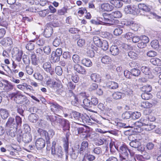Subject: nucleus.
Returning <instances> with one entry per match:
<instances>
[{"label":"nucleus","mask_w":161,"mask_h":161,"mask_svg":"<svg viewBox=\"0 0 161 161\" xmlns=\"http://www.w3.org/2000/svg\"><path fill=\"white\" fill-rule=\"evenodd\" d=\"M129 149L127 146L125 145L117 147V150L119 152V158L121 161H122L124 160H132V158L131 159L129 157Z\"/></svg>","instance_id":"nucleus-1"},{"label":"nucleus","mask_w":161,"mask_h":161,"mask_svg":"<svg viewBox=\"0 0 161 161\" xmlns=\"http://www.w3.org/2000/svg\"><path fill=\"white\" fill-rule=\"evenodd\" d=\"M124 11L126 14L136 15L139 13V10L137 6L127 5L124 8Z\"/></svg>","instance_id":"nucleus-2"},{"label":"nucleus","mask_w":161,"mask_h":161,"mask_svg":"<svg viewBox=\"0 0 161 161\" xmlns=\"http://www.w3.org/2000/svg\"><path fill=\"white\" fill-rule=\"evenodd\" d=\"M62 53V50L61 48L57 49L55 52H52L51 55V59L53 62H56L59 61L60 56Z\"/></svg>","instance_id":"nucleus-3"},{"label":"nucleus","mask_w":161,"mask_h":161,"mask_svg":"<svg viewBox=\"0 0 161 161\" xmlns=\"http://www.w3.org/2000/svg\"><path fill=\"white\" fill-rule=\"evenodd\" d=\"M51 154L54 157L58 158H62L63 156V152L61 147L51 148Z\"/></svg>","instance_id":"nucleus-4"},{"label":"nucleus","mask_w":161,"mask_h":161,"mask_svg":"<svg viewBox=\"0 0 161 161\" xmlns=\"http://www.w3.org/2000/svg\"><path fill=\"white\" fill-rule=\"evenodd\" d=\"M99 21L92 20V23L97 25H106V24H112L113 23V20L108 18H104L103 17V19H102V18H99Z\"/></svg>","instance_id":"nucleus-5"},{"label":"nucleus","mask_w":161,"mask_h":161,"mask_svg":"<svg viewBox=\"0 0 161 161\" xmlns=\"http://www.w3.org/2000/svg\"><path fill=\"white\" fill-rule=\"evenodd\" d=\"M74 70L78 73L85 75L86 74V71L85 68L78 64H76L74 65Z\"/></svg>","instance_id":"nucleus-6"},{"label":"nucleus","mask_w":161,"mask_h":161,"mask_svg":"<svg viewBox=\"0 0 161 161\" xmlns=\"http://www.w3.org/2000/svg\"><path fill=\"white\" fill-rule=\"evenodd\" d=\"M89 143L87 141H83L81 144L79 150L80 154H83L84 153L87 151L88 150Z\"/></svg>","instance_id":"nucleus-7"},{"label":"nucleus","mask_w":161,"mask_h":161,"mask_svg":"<svg viewBox=\"0 0 161 161\" xmlns=\"http://www.w3.org/2000/svg\"><path fill=\"white\" fill-rule=\"evenodd\" d=\"M99 9L102 11H110L113 8V7L108 3L101 4L99 6Z\"/></svg>","instance_id":"nucleus-8"},{"label":"nucleus","mask_w":161,"mask_h":161,"mask_svg":"<svg viewBox=\"0 0 161 161\" xmlns=\"http://www.w3.org/2000/svg\"><path fill=\"white\" fill-rule=\"evenodd\" d=\"M72 116L77 121L76 123L79 124H82L84 123V121L83 120V118L81 117L80 113L77 112H73L72 113Z\"/></svg>","instance_id":"nucleus-9"},{"label":"nucleus","mask_w":161,"mask_h":161,"mask_svg":"<svg viewBox=\"0 0 161 161\" xmlns=\"http://www.w3.org/2000/svg\"><path fill=\"white\" fill-rule=\"evenodd\" d=\"M53 29L52 27L48 24L47 25L46 27L44 30V35L46 37H50L53 33Z\"/></svg>","instance_id":"nucleus-10"},{"label":"nucleus","mask_w":161,"mask_h":161,"mask_svg":"<svg viewBox=\"0 0 161 161\" xmlns=\"http://www.w3.org/2000/svg\"><path fill=\"white\" fill-rule=\"evenodd\" d=\"M35 145L38 150L41 149L45 146V141L43 139L39 138L36 141Z\"/></svg>","instance_id":"nucleus-11"},{"label":"nucleus","mask_w":161,"mask_h":161,"mask_svg":"<svg viewBox=\"0 0 161 161\" xmlns=\"http://www.w3.org/2000/svg\"><path fill=\"white\" fill-rule=\"evenodd\" d=\"M141 70L144 74L147 75V77L150 79L153 78V76L148 67L146 66H143L141 68Z\"/></svg>","instance_id":"nucleus-12"},{"label":"nucleus","mask_w":161,"mask_h":161,"mask_svg":"<svg viewBox=\"0 0 161 161\" xmlns=\"http://www.w3.org/2000/svg\"><path fill=\"white\" fill-rule=\"evenodd\" d=\"M42 68L45 71L50 73L51 75L53 72V69L52 68L51 64L49 62L44 63L42 65Z\"/></svg>","instance_id":"nucleus-13"},{"label":"nucleus","mask_w":161,"mask_h":161,"mask_svg":"<svg viewBox=\"0 0 161 161\" xmlns=\"http://www.w3.org/2000/svg\"><path fill=\"white\" fill-rule=\"evenodd\" d=\"M26 99V98L25 96L21 94H17L14 100L17 103L21 104L23 103Z\"/></svg>","instance_id":"nucleus-14"},{"label":"nucleus","mask_w":161,"mask_h":161,"mask_svg":"<svg viewBox=\"0 0 161 161\" xmlns=\"http://www.w3.org/2000/svg\"><path fill=\"white\" fill-rule=\"evenodd\" d=\"M51 110L55 113H58L60 111L63 110V108L57 104H52L50 106Z\"/></svg>","instance_id":"nucleus-15"},{"label":"nucleus","mask_w":161,"mask_h":161,"mask_svg":"<svg viewBox=\"0 0 161 161\" xmlns=\"http://www.w3.org/2000/svg\"><path fill=\"white\" fill-rule=\"evenodd\" d=\"M129 144L131 147L135 148H137V150L138 151H142V150L140 148L141 143L137 140L132 141Z\"/></svg>","instance_id":"nucleus-16"},{"label":"nucleus","mask_w":161,"mask_h":161,"mask_svg":"<svg viewBox=\"0 0 161 161\" xmlns=\"http://www.w3.org/2000/svg\"><path fill=\"white\" fill-rule=\"evenodd\" d=\"M111 54L114 56L118 55L120 52L119 47L116 45H112L110 48Z\"/></svg>","instance_id":"nucleus-17"},{"label":"nucleus","mask_w":161,"mask_h":161,"mask_svg":"<svg viewBox=\"0 0 161 161\" xmlns=\"http://www.w3.org/2000/svg\"><path fill=\"white\" fill-rule=\"evenodd\" d=\"M70 134L69 133L67 132L66 134V138L63 139L64 150L67 153L68 152V148H69V139Z\"/></svg>","instance_id":"nucleus-18"},{"label":"nucleus","mask_w":161,"mask_h":161,"mask_svg":"<svg viewBox=\"0 0 161 161\" xmlns=\"http://www.w3.org/2000/svg\"><path fill=\"white\" fill-rule=\"evenodd\" d=\"M17 124L15 119L12 118H9L8 121L6 123L7 126L10 127L15 128L16 129H17L18 127Z\"/></svg>","instance_id":"nucleus-19"},{"label":"nucleus","mask_w":161,"mask_h":161,"mask_svg":"<svg viewBox=\"0 0 161 161\" xmlns=\"http://www.w3.org/2000/svg\"><path fill=\"white\" fill-rule=\"evenodd\" d=\"M91 80L96 82H100L101 81V77L98 74L94 73L90 75Z\"/></svg>","instance_id":"nucleus-20"},{"label":"nucleus","mask_w":161,"mask_h":161,"mask_svg":"<svg viewBox=\"0 0 161 161\" xmlns=\"http://www.w3.org/2000/svg\"><path fill=\"white\" fill-rule=\"evenodd\" d=\"M15 51L17 53L16 54L14 53V50L12 52V54L13 55L16 56V58L18 62H20L23 53L22 51H20L18 49L16 50Z\"/></svg>","instance_id":"nucleus-21"},{"label":"nucleus","mask_w":161,"mask_h":161,"mask_svg":"<svg viewBox=\"0 0 161 161\" xmlns=\"http://www.w3.org/2000/svg\"><path fill=\"white\" fill-rule=\"evenodd\" d=\"M101 60L103 64H108L111 63L112 59L109 56L104 55L102 57Z\"/></svg>","instance_id":"nucleus-22"},{"label":"nucleus","mask_w":161,"mask_h":161,"mask_svg":"<svg viewBox=\"0 0 161 161\" xmlns=\"http://www.w3.org/2000/svg\"><path fill=\"white\" fill-rule=\"evenodd\" d=\"M61 122L62 125L63 127V129L64 130H69V121L65 119H61L60 121Z\"/></svg>","instance_id":"nucleus-23"},{"label":"nucleus","mask_w":161,"mask_h":161,"mask_svg":"<svg viewBox=\"0 0 161 161\" xmlns=\"http://www.w3.org/2000/svg\"><path fill=\"white\" fill-rule=\"evenodd\" d=\"M22 137L23 141L25 143H28L32 140V136L30 133H26L23 134Z\"/></svg>","instance_id":"nucleus-24"},{"label":"nucleus","mask_w":161,"mask_h":161,"mask_svg":"<svg viewBox=\"0 0 161 161\" xmlns=\"http://www.w3.org/2000/svg\"><path fill=\"white\" fill-rule=\"evenodd\" d=\"M128 24L130 26L131 29L135 31H137L139 28V25L136 23H135L133 21H129L128 22Z\"/></svg>","instance_id":"nucleus-25"},{"label":"nucleus","mask_w":161,"mask_h":161,"mask_svg":"<svg viewBox=\"0 0 161 161\" xmlns=\"http://www.w3.org/2000/svg\"><path fill=\"white\" fill-rule=\"evenodd\" d=\"M54 134V132L53 130H50L48 132H47V134L46 136V140L47 143L50 142L49 141L50 139L52 138Z\"/></svg>","instance_id":"nucleus-26"},{"label":"nucleus","mask_w":161,"mask_h":161,"mask_svg":"<svg viewBox=\"0 0 161 161\" xmlns=\"http://www.w3.org/2000/svg\"><path fill=\"white\" fill-rule=\"evenodd\" d=\"M107 86L113 89H115L117 88L119 86L117 83L114 81H109L106 84Z\"/></svg>","instance_id":"nucleus-27"},{"label":"nucleus","mask_w":161,"mask_h":161,"mask_svg":"<svg viewBox=\"0 0 161 161\" xmlns=\"http://www.w3.org/2000/svg\"><path fill=\"white\" fill-rule=\"evenodd\" d=\"M68 89L69 90V92L72 95L73 94V92L72 90H74L76 86L75 83L72 81H70L68 82L67 85Z\"/></svg>","instance_id":"nucleus-28"},{"label":"nucleus","mask_w":161,"mask_h":161,"mask_svg":"<svg viewBox=\"0 0 161 161\" xmlns=\"http://www.w3.org/2000/svg\"><path fill=\"white\" fill-rule=\"evenodd\" d=\"M0 115L3 119L7 118L9 115L8 112L6 109H0Z\"/></svg>","instance_id":"nucleus-29"},{"label":"nucleus","mask_w":161,"mask_h":161,"mask_svg":"<svg viewBox=\"0 0 161 161\" xmlns=\"http://www.w3.org/2000/svg\"><path fill=\"white\" fill-rule=\"evenodd\" d=\"M110 3L116 8H120L123 5V3L121 0H111Z\"/></svg>","instance_id":"nucleus-30"},{"label":"nucleus","mask_w":161,"mask_h":161,"mask_svg":"<svg viewBox=\"0 0 161 161\" xmlns=\"http://www.w3.org/2000/svg\"><path fill=\"white\" fill-rule=\"evenodd\" d=\"M3 81L6 83V84L4 85V89L5 91L8 92L12 90L13 89V86L8 80H4Z\"/></svg>","instance_id":"nucleus-31"},{"label":"nucleus","mask_w":161,"mask_h":161,"mask_svg":"<svg viewBox=\"0 0 161 161\" xmlns=\"http://www.w3.org/2000/svg\"><path fill=\"white\" fill-rule=\"evenodd\" d=\"M150 61L154 65L157 66L161 65V60L158 58H152L150 59Z\"/></svg>","instance_id":"nucleus-32"},{"label":"nucleus","mask_w":161,"mask_h":161,"mask_svg":"<svg viewBox=\"0 0 161 161\" xmlns=\"http://www.w3.org/2000/svg\"><path fill=\"white\" fill-rule=\"evenodd\" d=\"M82 64L84 65L87 67H89L92 65V63L91 60L86 58H85L81 60Z\"/></svg>","instance_id":"nucleus-33"},{"label":"nucleus","mask_w":161,"mask_h":161,"mask_svg":"<svg viewBox=\"0 0 161 161\" xmlns=\"http://www.w3.org/2000/svg\"><path fill=\"white\" fill-rule=\"evenodd\" d=\"M141 90L144 92H149L152 90V87L150 85H146L141 87Z\"/></svg>","instance_id":"nucleus-34"},{"label":"nucleus","mask_w":161,"mask_h":161,"mask_svg":"<svg viewBox=\"0 0 161 161\" xmlns=\"http://www.w3.org/2000/svg\"><path fill=\"white\" fill-rule=\"evenodd\" d=\"M142 98L144 100H149L153 97L152 95L149 92H144L141 95Z\"/></svg>","instance_id":"nucleus-35"},{"label":"nucleus","mask_w":161,"mask_h":161,"mask_svg":"<svg viewBox=\"0 0 161 161\" xmlns=\"http://www.w3.org/2000/svg\"><path fill=\"white\" fill-rule=\"evenodd\" d=\"M38 119V116L34 114H32L29 115L28 119L29 121L32 123H36Z\"/></svg>","instance_id":"nucleus-36"},{"label":"nucleus","mask_w":161,"mask_h":161,"mask_svg":"<svg viewBox=\"0 0 161 161\" xmlns=\"http://www.w3.org/2000/svg\"><path fill=\"white\" fill-rule=\"evenodd\" d=\"M84 157L89 161H93L96 158V157L94 155L89 153H85Z\"/></svg>","instance_id":"nucleus-37"},{"label":"nucleus","mask_w":161,"mask_h":161,"mask_svg":"<svg viewBox=\"0 0 161 161\" xmlns=\"http://www.w3.org/2000/svg\"><path fill=\"white\" fill-rule=\"evenodd\" d=\"M98 47H101L103 50H107L108 48V42L105 40H103L101 43V46Z\"/></svg>","instance_id":"nucleus-38"},{"label":"nucleus","mask_w":161,"mask_h":161,"mask_svg":"<svg viewBox=\"0 0 161 161\" xmlns=\"http://www.w3.org/2000/svg\"><path fill=\"white\" fill-rule=\"evenodd\" d=\"M151 45L153 48L156 49H158L159 47L158 41L157 40H153L151 42Z\"/></svg>","instance_id":"nucleus-39"},{"label":"nucleus","mask_w":161,"mask_h":161,"mask_svg":"<svg viewBox=\"0 0 161 161\" xmlns=\"http://www.w3.org/2000/svg\"><path fill=\"white\" fill-rule=\"evenodd\" d=\"M68 8L67 6H64L62 8L59 9L58 11V14L60 15H63L67 13Z\"/></svg>","instance_id":"nucleus-40"},{"label":"nucleus","mask_w":161,"mask_h":161,"mask_svg":"<svg viewBox=\"0 0 161 161\" xmlns=\"http://www.w3.org/2000/svg\"><path fill=\"white\" fill-rule=\"evenodd\" d=\"M57 83L56 81L53 80L51 79H49L47 82L46 84L47 86L51 88L54 87Z\"/></svg>","instance_id":"nucleus-41"},{"label":"nucleus","mask_w":161,"mask_h":161,"mask_svg":"<svg viewBox=\"0 0 161 161\" xmlns=\"http://www.w3.org/2000/svg\"><path fill=\"white\" fill-rule=\"evenodd\" d=\"M138 7L139 9L146 11L149 12L150 10V8L147 5L143 3L139 4L138 5Z\"/></svg>","instance_id":"nucleus-42"},{"label":"nucleus","mask_w":161,"mask_h":161,"mask_svg":"<svg viewBox=\"0 0 161 161\" xmlns=\"http://www.w3.org/2000/svg\"><path fill=\"white\" fill-rule=\"evenodd\" d=\"M93 41L95 44L98 47L101 46V43L102 41L99 38L96 36H94L93 37Z\"/></svg>","instance_id":"nucleus-43"},{"label":"nucleus","mask_w":161,"mask_h":161,"mask_svg":"<svg viewBox=\"0 0 161 161\" xmlns=\"http://www.w3.org/2000/svg\"><path fill=\"white\" fill-rule=\"evenodd\" d=\"M144 128L147 131H150L154 129L156 126L155 125L152 123L147 124L145 126Z\"/></svg>","instance_id":"nucleus-44"},{"label":"nucleus","mask_w":161,"mask_h":161,"mask_svg":"<svg viewBox=\"0 0 161 161\" xmlns=\"http://www.w3.org/2000/svg\"><path fill=\"white\" fill-rule=\"evenodd\" d=\"M123 31V30L122 27H118L114 30L113 33L115 35L118 36L121 35Z\"/></svg>","instance_id":"nucleus-45"},{"label":"nucleus","mask_w":161,"mask_h":161,"mask_svg":"<svg viewBox=\"0 0 161 161\" xmlns=\"http://www.w3.org/2000/svg\"><path fill=\"white\" fill-rule=\"evenodd\" d=\"M111 15L113 17L116 18H121L122 16L121 13L118 11L112 12Z\"/></svg>","instance_id":"nucleus-46"},{"label":"nucleus","mask_w":161,"mask_h":161,"mask_svg":"<svg viewBox=\"0 0 161 161\" xmlns=\"http://www.w3.org/2000/svg\"><path fill=\"white\" fill-rule=\"evenodd\" d=\"M122 94L120 92H115L113 94L112 97L114 99L118 100L121 98Z\"/></svg>","instance_id":"nucleus-47"},{"label":"nucleus","mask_w":161,"mask_h":161,"mask_svg":"<svg viewBox=\"0 0 161 161\" xmlns=\"http://www.w3.org/2000/svg\"><path fill=\"white\" fill-rule=\"evenodd\" d=\"M72 58L73 62L76 64H78L80 62V58L77 54H74L72 56Z\"/></svg>","instance_id":"nucleus-48"},{"label":"nucleus","mask_w":161,"mask_h":161,"mask_svg":"<svg viewBox=\"0 0 161 161\" xmlns=\"http://www.w3.org/2000/svg\"><path fill=\"white\" fill-rule=\"evenodd\" d=\"M31 58L32 64L34 65H37L38 62L36 55L35 54H32L31 55Z\"/></svg>","instance_id":"nucleus-49"},{"label":"nucleus","mask_w":161,"mask_h":161,"mask_svg":"<svg viewBox=\"0 0 161 161\" xmlns=\"http://www.w3.org/2000/svg\"><path fill=\"white\" fill-rule=\"evenodd\" d=\"M140 71L137 68H134L131 70V74L134 76H138L140 74Z\"/></svg>","instance_id":"nucleus-50"},{"label":"nucleus","mask_w":161,"mask_h":161,"mask_svg":"<svg viewBox=\"0 0 161 161\" xmlns=\"http://www.w3.org/2000/svg\"><path fill=\"white\" fill-rule=\"evenodd\" d=\"M83 103L84 106L88 107H91V104L90 100L87 98L84 99L83 100Z\"/></svg>","instance_id":"nucleus-51"},{"label":"nucleus","mask_w":161,"mask_h":161,"mask_svg":"<svg viewBox=\"0 0 161 161\" xmlns=\"http://www.w3.org/2000/svg\"><path fill=\"white\" fill-rule=\"evenodd\" d=\"M92 153L97 155H100L102 153V150L100 147H97L93 149Z\"/></svg>","instance_id":"nucleus-52"},{"label":"nucleus","mask_w":161,"mask_h":161,"mask_svg":"<svg viewBox=\"0 0 161 161\" xmlns=\"http://www.w3.org/2000/svg\"><path fill=\"white\" fill-rule=\"evenodd\" d=\"M33 76L35 79L41 81L43 79L42 75L39 73H35Z\"/></svg>","instance_id":"nucleus-53"},{"label":"nucleus","mask_w":161,"mask_h":161,"mask_svg":"<svg viewBox=\"0 0 161 161\" xmlns=\"http://www.w3.org/2000/svg\"><path fill=\"white\" fill-rule=\"evenodd\" d=\"M35 44L34 43L31 42L28 43L25 46L26 49L30 51L33 50Z\"/></svg>","instance_id":"nucleus-54"},{"label":"nucleus","mask_w":161,"mask_h":161,"mask_svg":"<svg viewBox=\"0 0 161 161\" xmlns=\"http://www.w3.org/2000/svg\"><path fill=\"white\" fill-rule=\"evenodd\" d=\"M141 116V113L138 112H133L131 114V116L133 119H138Z\"/></svg>","instance_id":"nucleus-55"},{"label":"nucleus","mask_w":161,"mask_h":161,"mask_svg":"<svg viewBox=\"0 0 161 161\" xmlns=\"http://www.w3.org/2000/svg\"><path fill=\"white\" fill-rule=\"evenodd\" d=\"M91 107L92 105H97L98 103V100L97 98L94 97H92L91 99Z\"/></svg>","instance_id":"nucleus-56"},{"label":"nucleus","mask_w":161,"mask_h":161,"mask_svg":"<svg viewBox=\"0 0 161 161\" xmlns=\"http://www.w3.org/2000/svg\"><path fill=\"white\" fill-rule=\"evenodd\" d=\"M117 147H116L115 146L114 142H111L110 143L109 147L110 148V151L113 154H114L115 152L114 148L117 149Z\"/></svg>","instance_id":"nucleus-57"},{"label":"nucleus","mask_w":161,"mask_h":161,"mask_svg":"<svg viewBox=\"0 0 161 161\" xmlns=\"http://www.w3.org/2000/svg\"><path fill=\"white\" fill-rule=\"evenodd\" d=\"M128 55L131 58L134 59H136L137 57V54L133 51H130L128 53Z\"/></svg>","instance_id":"nucleus-58"},{"label":"nucleus","mask_w":161,"mask_h":161,"mask_svg":"<svg viewBox=\"0 0 161 161\" xmlns=\"http://www.w3.org/2000/svg\"><path fill=\"white\" fill-rule=\"evenodd\" d=\"M50 13V11L48 9H44L39 12V15L42 17H45Z\"/></svg>","instance_id":"nucleus-59"},{"label":"nucleus","mask_w":161,"mask_h":161,"mask_svg":"<svg viewBox=\"0 0 161 161\" xmlns=\"http://www.w3.org/2000/svg\"><path fill=\"white\" fill-rule=\"evenodd\" d=\"M4 41H2L1 44H4L5 43H6V44L8 45H10L13 43V42L12 41V39L10 37H8L5 39V42L4 43Z\"/></svg>","instance_id":"nucleus-60"},{"label":"nucleus","mask_w":161,"mask_h":161,"mask_svg":"<svg viewBox=\"0 0 161 161\" xmlns=\"http://www.w3.org/2000/svg\"><path fill=\"white\" fill-rule=\"evenodd\" d=\"M131 116V114L128 112H126L123 113L122 115V118L124 119H129Z\"/></svg>","instance_id":"nucleus-61"},{"label":"nucleus","mask_w":161,"mask_h":161,"mask_svg":"<svg viewBox=\"0 0 161 161\" xmlns=\"http://www.w3.org/2000/svg\"><path fill=\"white\" fill-rule=\"evenodd\" d=\"M25 70L27 73L29 75H31L33 72V68L29 66H26L25 67Z\"/></svg>","instance_id":"nucleus-62"},{"label":"nucleus","mask_w":161,"mask_h":161,"mask_svg":"<svg viewBox=\"0 0 161 161\" xmlns=\"http://www.w3.org/2000/svg\"><path fill=\"white\" fill-rule=\"evenodd\" d=\"M61 42V40L59 38H56L53 41V45L56 47H58L60 45Z\"/></svg>","instance_id":"nucleus-63"},{"label":"nucleus","mask_w":161,"mask_h":161,"mask_svg":"<svg viewBox=\"0 0 161 161\" xmlns=\"http://www.w3.org/2000/svg\"><path fill=\"white\" fill-rule=\"evenodd\" d=\"M55 71L56 73L59 75H61L62 74V69L60 66H57L55 69Z\"/></svg>","instance_id":"nucleus-64"}]
</instances>
